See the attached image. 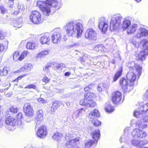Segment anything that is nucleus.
<instances>
[{"label":"nucleus","mask_w":148,"mask_h":148,"mask_svg":"<svg viewBox=\"0 0 148 148\" xmlns=\"http://www.w3.org/2000/svg\"><path fill=\"white\" fill-rule=\"evenodd\" d=\"M37 4L46 16H49L50 13V7L51 6L54 8L55 10H56L59 9L61 6V3H59L57 0H51L47 3H46L45 2L38 1L37 2Z\"/></svg>","instance_id":"1"},{"label":"nucleus","mask_w":148,"mask_h":148,"mask_svg":"<svg viewBox=\"0 0 148 148\" xmlns=\"http://www.w3.org/2000/svg\"><path fill=\"white\" fill-rule=\"evenodd\" d=\"M133 115L137 118L141 119L144 122H148V103L134 111Z\"/></svg>","instance_id":"2"},{"label":"nucleus","mask_w":148,"mask_h":148,"mask_svg":"<svg viewBox=\"0 0 148 148\" xmlns=\"http://www.w3.org/2000/svg\"><path fill=\"white\" fill-rule=\"evenodd\" d=\"M138 50L140 51L138 54V59L143 60L145 59V56L148 54V40H142L138 44Z\"/></svg>","instance_id":"3"},{"label":"nucleus","mask_w":148,"mask_h":148,"mask_svg":"<svg viewBox=\"0 0 148 148\" xmlns=\"http://www.w3.org/2000/svg\"><path fill=\"white\" fill-rule=\"evenodd\" d=\"M123 18L119 14H117L112 16L110 24V30L114 31L118 27L121 28V21Z\"/></svg>","instance_id":"4"},{"label":"nucleus","mask_w":148,"mask_h":148,"mask_svg":"<svg viewBox=\"0 0 148 148\" xmlns=\"http://www.w3.org/2000/svg\"><path fill=\"white\" fill-rule=\"evenodd\" d=\"M30 20L34 24H39L42 22L41 15L40 13L37 11H33L29 16Z\"/></svg>","instance_id":"5"},{"label":"nucleus","mask_w":148,"mask_h":148,"mask_svg":"<svg viewBox=\"0 0 148 148\" xmlns=\"http://www.w3.org/2000/svg\"><path fill=\"white\" fill-rule=\"evenodd\" d=\"M119 84L125 92H129L132 89V86L130 85V82L125 78H121L120 79Z\"/></svg>","instance_id":"6"},{"label":"nucleus","mask_w":148,"mask_h":148,"mask_svg":"<svg viewBox=\"0 0 148 148\" xmlns=\"http://www.w3.org/2000/svg\"><path fill=\"white\" fill-rule=\"evenodd\" d=\"M108 21L107 19L104 17L101 18L99 20V27L101 32L105 33L107 30Z\"/></svg>","instance_id":"7"},{"label":"nucleus","mask_w":148,"mask_h":148,"mask_svg":"<svg viewBox=\"0 0 148 148\" xmlns=\"http://www.w3.org/2000/svg\"><path fill=\"white\" fill-rule=\"evenodd\" d=\"M85 36L86 38L89 40H95L97 38V33L93 29L90 28L86 30Z\"/></svg>","instance_id":"8"},{"label":"nucleus","mask_w":148,"mask_h":148,"mask_svg":"<svg viewBox=\"0 0 148 148\" xmlns=\"http://www.w3.org/2000/svg\"><path fill=\"white\" fill-rule=\"evenodd\" d=\"M75 33H76V38L80 37L83 32V26L82 22L81 20H79L75 22Z\"/></svg>","instance_id":"9"},{"label":"nucleus","mask_w":148,"mask_h":148,"mask_svg":"<svg viewBox=\"0 0 148 148\" xmlns=\"http://www.w3.org/2000/svg\"><path fill=\"white\" fill-rule=\"evenodd\" d=\"M60 31L59 28L55 29L53 31V33L51 34V38L52 42L53 43H57L61 40V37Z\"/></svg>","instance_id":"10"},{"label":"nucleus","mask_w":148,"mask_h":148,"mask_svg":"<svg viewBox=\"0 0 148 148\" xmlns=\"http://www.w3.org/2000/svg\"><path fill=\"white\" fill-rule=\"evenodd\" d=\"M127 66L129 68L130 70H132L135 67L136 72L138 73L137 76L139 77L142 73V67L140 66L135 63L133 62H129L126 63Z\"/></svg>","instance_id":"11"},{"label":"nucleus","mask_w":148,"mask_h":148,"mask_svg":"<svg viewBox=\"0 0 148 148\" xmlns=\"http://www.w3.org/2000/svg\"><path fill=\"white\" fill-rule=\"evenodd\" d=\"M23 111L25 115L31 117L34 115V111L31 105L29 103L25 104L23 106Z\"/></svg>","instance_id":"12"},{"label":"nucleus","mask_w":148,"mask_h":148,"mask_svg":"<svg viewBox=\"0 0 148 148\" xmlns=\"http://www.w3.org/2000/svg\"><path fill=\"white\" fill-rule=\"evenodd\" d=\"M132 135L135 138H142L147 136V133L138 129H136L133 130Z\"/></svg>","instance_id":"13"},{"label":"nucleus","mask_w":148,"mask_h":148,"mask_svg":"<svg viewBox=\"0 0 148 148\" xmlns=\"http://www.w3.org/2000/svg\"><path fill=\"white\" fill-rule=\"evenodd\" d=\"M138 73H137L135 74L134 72L129 71L128 72L126 75V79L128 80L130 82V85H132V86L134 85V82L136 80V76L139 78L137 76Z\"/></svg>","instance_id":"14"},{"label":"nucleus","mask_w":148,"mask_h":148,"mask_svg":"<svg viewBox=\"0 0 148 148\" xmlns=\"http://www.w3.org/2000/svg\"><path fill=\"white\" fill-rule=\"evenodd\" d=\"M36 134L38 136L41 138H44L47 134V129L45 126H41L38 129Z\"/></svg>","instance_id":"15"},{"label":"nucleus","mask_w":148,"mask_h":148,"mask_svg":"<svg viewBox=\"0 0 148 148\" xmlns=\"http://www.w3.org/2000/svg\"><path fill=\"white\" fill-rule=\"evenodd\" d=\"M65 29L69 36H72L74 32V23L73 21L70 22L67 24Z\"/></svg>","instance_id":"16"},{"label":"nucleus","mask_w":148,"mask_h":148,"mask_svg":"<svg viewBox=\"0 0 148 148\" xmlns=\"http://www.w3.org/2000/svg\"><path fill=\"white\" fill-rule=\"evenodd\" d=\"M121 99V94L119 92L116 91L112 94V100L113 103L115 104H118L120 101Z\"/></svg>","instance_id":"17"},{"label":"nucleus","mask_w":148,"mask_h":148,"mask_svg":"<svg viewBox=\"0 0 148 148\" xmlns=\"http://www.w3.org/2000/svg\"><path fill=\"white\" fill-rule=\"evenodd\" d=\"M50 35L48 33H46L42 36L40 39V42L42 44H49L50 42L49 41Z\"/></svg>","instance_id":"18"},{"label":"nucleus","mask_w":148,"mask_h":148,"mask_svg":"<svg viewBox=\"0 0 148 148\" xmlns=\"http://www.w3.org/2000/svg\"><path fill=\"white\" fill-rule=\"evenodd\" d=\"M43 112L42 110H40L36 112V120L38 121L36 122V126H38L40 123L41 121L42 120L43 117Z\"/></svg>","instance_id":"19"},{"label":"nucleus","mask_w":148,"mask_h":148,"mask_svg":"<svg viewBox=\"0 0 148 148\" xmlns=\"http://www.w3.org/2000/svg\"><path fill=\"white\" fill-rule=\"evenodd\" d=\"M17 122L16 120L14 117L12 116H9L7 117L5 121V123L7 125L12 126H15Z\"/></svg>","instance_id":"20"},{"label":"nucleus","mask_w":148,"mask_h":148,"mask_svg":"<svg viewBox=\"0 0 148 148\" xmlns=\"http://www.w3.org/2000/svg\"><path fill=\"white\" fill-rule=\"evenodd\" d=\"M138 25L136 24L130 25L127 29V33L128 34H132L134 33L137 29Z\"/></svg>","instance_id":"21"},{"label":"nucleus","mask_w":148,"mask_h":148,"mask_svg":"<svg viewBox=\"0 0 148 148\" xmlns=\"http://www.w3.org/2000/svg\"><path fill=\"white\" fill-rule=\"evenodd\" d=\"M69 134H66V139L67 138V137L69 139V141H67L66 143V145L67 147L69 148H72L74 146V139L72 137H71V135Z\"/></svg>","instance_id":"22"},{"label":"nucleus","mask_w":148,"mask_h":148,"mask_svg":"<svg viewBox=\"0 0 148 148\" xmlns=\"http://www.w3.org/2000/svg\"><path fill=\"white\" fill-rule=\"evenodd\" d=\"M148 35V31L145 29L141 28L139 29V32L136 34V36L140 38L144 36H146Z\"/></svg>","instance_id":"23"},{"label":"nucleus","mask_w":148,"mask_h":148,"mask_svg":"<svg viewBox=\"0 0 148 148\" xmlns=\"http://www.w3.org/2000/svg\"><path fill=\"white\" fill-rule=\"evenodd\" d=\"M32 68V64H26L23 67L21 68L17 72H21L25 71H29L31 70Z\"/></svg>","instance_id":"24"},{"label":"nucleus","mask_w":148,"mask_h":148,"mask_svg":"<svg viewBox=\"0 0 148 148\" xmlns=\"http://www.w3.org/2000/svg\"><path fill=\"white\" fill-rule=\"evenodd\" d=\"M63 138V135L62 133L59 132L54 133L53 136V139L55 141L59 142Z\"/></svg>","instance_id":"25"},{"label":"nucleus","mask_w":148,"mask_h":148,"mask_svg":"<svg viewBox=\"0 0 148 148\" xmlns=\"http://www.w3.org/2000/svg\"><path fill=\"white\" fill-rule=\"evenodd\" d=\"M131 25L130 21L127 19V18H124L123 19L122 25H121V27L124 30L127 29L130 25Z\"/></svg>","instance_id":"26"},{"label":"nucleus","mask_w":148,"mask_h":148,"mask_svg":"<svg viewBox=\"0 0 148 148\" xmlns=\"http://www.w3.org/2000/svg\"><path fill=\"white\" fill-rule=\"evenodd\" d=\"M99 116V112L98 110L94 109L89 113V117L90 119H95V117H98Z\"/></svg>","instance_id":"27"},{"label":"nucleus","mask_w":148,"mask_h":148,"mask_svg":"<svg viewBox=\"0 0 148 148\" xmlns=\"http://www.w3.org/2000/svg\"><path fill=\"white\" fill-rule=\"evenodd\" d=\"M141 119L140 120H138L136 123V126L140 128L144 129L146 128L147 127V124L144 122L142 121Z\"/></svg>","instance_id":"28"},{"label":"nucleus","mask_w":148,"mask_h":148,"mask_svg":"<svg viewBox=\"0 0 148 148\" xmlns=\"http://www.w3.org/2000/svg\"><path fill=\"white\" fill-rule=\"evenodd\" d=\"M94 96V94L91 92H89L85 93L84 95V99L86 102L92 100Z\"/></svg>","instance_id":"29"},{"label":"nucleus","mask_w":148,"mask_h":148,"mask_svg":"<svg viewBox=\"0 0 148 148\" xmlns=\"http://www.w3.org/2000/svg\"><path fill=\"white\" fill-rule=\"evenodd\" d=\"M10 68L9 67H5L0 70V74L1 76H5L10 71Z\"/></svg>","instance_id":"30"},{"label":"nucleus","mask_w":148,"mask_h":148,"mask_svg":"<svg viewBox=\"0 0 148 148\" xmlns=\"http://www.w3.org/2000/svg\"><path fill=\"white\" fill-rule=\"evenodd\" d=\"M105 109L106 111L109 113H110L114 110V108L112 107L109 103H107L105 104Z\"/></svg>","instance_id":"31"},{"label":"nucleus","mask_w":148,"mask_h":148,"mask_svg":"<svg viewBox=\"0 0 148 148\" xmlns=\"http://www.w3.org/2000/svg\"><path fill=\"white\" fill-rule=\"evenodd\" d=\"M100 134L99 130H97L94 131L91 133V136L92 138H95V140L97 142V140Z\"/></svg>","instance_id":"32"},{"label":"nucleus","mask_w":148,"mask_h":148,"mask_svg":"<svg viewBox=\"0 0 148 148\" xmlns=\"http://www.w3.org/2000/svg\"><path fill=\"white\" fill-rule=\"evenodd\" d=\"M122 72V68L121 67L119 70L117 72L113 77V81H116L118 79L121 75Z\"/></svg>","instance_id":"33"},{"label":"nucleus","mask_w":148,"mask_h":148,"mask_svg":"<svg viewBox=\"0 0 148 148\" xmlns=\"http://www.w3.org/2000/svg\"><path fill=\"white\" fill-rule=\"evenodd\" d=\"M11 25L14 27L17 28H20L22 26L21 23L16 20H13L11 22Z\"/></svg>","instance_id":"34"},{"label":"nucleus","mask_w":148,"mask_h":148,"mask_svg":"<svg viewBox=\"0 0 148 148\" xmlns=\"http://www.w3.org/2000/svg\"><path fill=\"white\" fill-rule=\"evenodd\" d=\"M13 59L15 61H17L18 60L21 61V58L20 57V53L18 51H16L13 53Z\"/></svg>","instance_id":"35"},{"label":"nucleus","mask_w":148,"mask_h":148,"mask_svg":"<svg viewBox=\"0 0 148 148\" xmlns=\"http://www.w3.org/2000/svg\"><path fill=\"white\" fill-rule=\"evenodd\" d=\"M95 141L91 140H87L85 144V148H92V146Z\"/></svg>","instance_id":"36"},{"label":"nucleus","mask_w":148,"mask_h":148,"mask_svg":"<svg viewBox=\"0 0 148 148\" xmlns=\"http://www.w3.org/2000/svg\"><path fill=\"white\" fill-rule=\"evenodd\" d=\"M37 45L34 42H29L26 45V47L27 49H34L36 46Z\"/></svg>","instance_id":"37"},{"label":"nucleus","mask_w":148,"mask_h":148,"mask_svg":"<svg viewBox=\"0 0 148 148\" xmlns=\"http://www.w3.org/2000/svg\"><path fill=\"white\" fill-rule=\"evenodd\" d=\"M49 52V50H46L41 51L38 53L37 56V58H41L48 55Z\"/></svg>","instance_id":"38"},{"label":"nucleus","mask_w":148,"mask_h":148,"mask_svg":"<svg viewBox=\"0 0 148 148\" xmlns=\"http://www.w3.org/2000/svg\"><path fill=\"white\" fill-rule=\"evenodd\" d=\"M60 106V104L59 102L57 101H55L54 102L53 105L51 109V111L52 112H55L58 108Z\"/></svg>","instance_id":"39"},{"label":"nucleus","mask_w":148,"mask_h":148,"mask_svg":"<svg viewBox=\"0 0 148 148\" xmlns=\"http://www.w3.org/2000/svg\"><path fill=\"white\" fill-rule=\"evenodd\" d=\"M22 114L21 112L19 113L16 115L17 117V125H21L22 121L21 119L22 118Z\"/></svg>","instance_id":"40"},{"label":"nucleus","mask_w":148,"mask_h":148,"mask_svg":"<svg viewBox=\"0 0 148 148\" xmlns=\"http://www.w3.org/2000/svg\"><path fill=\"white\" fill-rule=\"evenodd\" d=\"M141 142L142 141H140L133 140L132 141V144L135 146L141 147L142 146V145L141 144Z\"/></svg>","instance_id":"41"},{"label":"nucleus","mask_w":148,"mask_h":148,"mask_svg":"<svg viewBox=\"0 0 148 148\" xmlns=\"http://www.w3.org/2000/svg\"><path fill=\"white\" fill-rule=\"evenodd\" d=\"M96 105V103L95 101H92L86 102V106L88 107H94Z\"/></svg>","instance_id":"42"},{"label":"nucleus","mask_w":148,"mask_h":148,"mask_svg":"<svg viewBox=\"0 0 148 148\" xmlns=\"http://www.w3.org/2000/svg\"><path fill=\"white\" fill-rule=\"evenodd\" d=\"M92 123L94 125L95 127H97L101 125V122L98 121L97 120H92Z\"/></svg>","instance_id":"43"},{"label":"nucleus","mask_w":148,"mask_h":148,"mask_svg":"<svg viewBox=\"0 0 148 148\" xmlns=\"http://www.w3.org/2000/svg\"><path fill=\"white\" fill-rule=\"evenodd\" d=\"M29 88V89H36V86L34 84H28L27 85L25 88Z\"/></svg>","instance_id":"44"},{"label":"nucleus","mask_w":148,"mask_h":148,"mask_svg":"<svg viewBox=\"0 0 148 148\" xmlns=\"http://www.w3.org/2000/svg\"><path fill=\"white\" fill-rule=\"evenodd\" d=\"M104 89L103 84L102 83L99 84L97 86V89L99 92H101Z\"/></svg>","instance_id":"45"},{"label":"nucleus","mask_w":148,"mask_h":148,"mask_svg":"<svg viewBox=\"0 0 148 148\" xmlns=\"http://www.w3.org/2000/svg\"><path fill=\"white\" fill-rule=\"evenodd\" d=\"M29 54V53L26 51H23L20 55L21 58V61L25 57L27 56Z\"/></svg>","instance_id":"46"},{"label":"nucleus","mask_w":148,"mask_h":148,"mask_svg":"<svg viewBox=\"0 0 148 148\" xmlns=\"http://www.w3.org/2000/svg\"><path fill=\"white\" fill-rule=\"evenodd\" d=\"M10 110L11 112L13 113H16L17 112L18 109L16 108H15L13 106H12L10 107Z\"/></svg>","instance_id":"47"},{"label":"nucleus","mask_w":148,"mask_h":148,"mask_svg":"<svg viewBox=\"0 0 148 148\" xmlns=\"http://www.w3.org/2000/svg\"><path fill=\"white\" fill-rule=\"evenodd\" d=\"M49 81V79L46 76H44L42 79V81L44 83L43 85L47 83Z\"/></svg>","instance_id":"48"},{"label":"nucleus","mask_w":148,"mask_h":148,"mask_svg":"<svg viewBox=\"0 0 148 148\" xmlns=\"http://www.w3.org/2000/svg\"><path fill=\"white\" fill-rule=\"evenodd\" d=\"M37 101L40 103L44 104L46 103V101L41 98H38L37 99Z\"/></svg>","instance_id":"49"},{"label":"nucleus","mask_w":148,"mask_h":148,"mask_svg":"<svg viewBox=\"0 0 148 148\" xmlns=\"http://www.w3.org/2000/svg\"><path fill=\"white\" fill-rule=\"evenodd\" d=\"M27 75L26 74H25L20 76H19L16 79L14 80L13 81V82H18L19 80H20L21 79L23 78L25 76H26Z\"/></svg>","instance_id":"50"},{"label":"nucleus","mask_w":148,"mask_h":148,"mask_svg":"<svg viewBox=\"0 0 148 148\" xmlns=\"http://www.w3.org/2000/svg\"><path fill=\"white\" fill-rule=\"evenodd\" d=\"M79 59L80 60L81 62L83 64L84 62L85 61L86 62H88V59L87 58H84V57H79Z\"/></svg>","instance_id":"51"},{"label":"nucleus","mask_w":148,"mask_h":148,"mask_svg":"<svg viewBox=\"0 0 148 148\" xmlns=\"http://www.w3.org/2000/svg\"><path fill=\"white\" fill-rule=\"evenodd\" d=\"M99 51L101 52H105L107 50L105 47L101 45H100L99 47Z\"/></svg>","instance_id":"52"},{"label":"nucleus","mask_w":148,"mask_h":148,"mask_svg":"<svg viewBox=\"0 0 148 148\" xmlns=\"http://www.w3.org/2000/svg\"><path fill=\"white\" fill-rule=\"evenodd\" d=\"M5 47L3 44H0V53H2L5 50Z\"/></svg>","instance_id":"53"},{"label":"nucleus","mask_w":148,"mask_h":148,"mask_svg":"<svg viewBox=\"0 0 148 148\" xmlns=\"http://www.w3.org/2000/svg\"><path fill=\"white\" fill-rule=\"evenodd\" d=\"M0 10L1 11V13L3 14L7 12L6 10L3 6L0 7Z\"/></svg>","instance_id":"54"},{"label":"nucleus","mask_w":148,"mask_h":148,"mask_svg":"<svg viewBox=\"0 0 148 148\" xmlns=\"http://www.w3.org/2000/svg\"><path fill=\"white\" fill-rule=\"evenodd\" d=\"M100 45H98L95 46L94 50L96 52H99V47Z\"/></svg>","instance_id":"55"},{"label":"nucleus","mask_w":148,"mask_h":148,"mask_svg":"<svg viewBox=\"0 0 148 148\" xmlns=\"http://www.w3.org/2000/svg\"><path fill=\"white\" fill-rule=\"evenodd\" d=\"M80 104L81 105H82V106L84 105L86 106V101L85 99H82L80 101Z\"/></svg>","instance_id":"56"},{"label":"nucleus","mask_w":148,"mask_h":148,"mask_svg":"<svg viewBox=\"0 0 148 148\" xmlns=\"http://www.w3.org/2000/svg\"><path fill=\"white\" fill-rule=\"evenodd\" d=\"M79 138L78 136H77L76 138H75V144L76 143V144H79Z\"/></svg>","instance_id":"57"},{"label":"nucleus","mask_w":148,"mask_h":148,"mask_svg":"<svg viewBox=\"0 0 148 148\" xmlns=\"http://www.w3.org/2000/svg\"><path fill=\"white\" fill-rule=\"evenodd\" d=\"M92 85H90L87 86L86 87L84 88V90L85 91H88L89 89L92 88Z\"/></svg>","instance_id":"58"},{"label":"nucleus","mask_w":148,"mask_h":148,"mask_svg":"<svg viewBox=\"0 0 148 148\" xmlns=\"http://www.w3.org/2000/svg\"><path fill=\"white\" fill-rule=\"evenodd\" d=\"M140 141H142L141 143V144L142 145V146L143 145H146L148 143V141L146 140H141Z\"/></svg>","instance_id":"59"},{"label":"nucleus","mask_w":148,"mask_h":148,"mask_svg":"<svg viewBox=\"0 0 148 148\" xmlns=\"http://www.w3.org/2000/svg\"><path fill=\"white\" fill-rule=\"evenodd\" d=\"M4 35L3 32L2 31H0V39L2 40L4 38Z\"/></svg>","instance_id":"60"},{"label":"nucleus","mask_w":148,"mask_h":148,"mask_svg":"<svg viewBox=\"0 0 148 148\" xmlns=\"http://www.w3.org/2000/svg\"><path fill=\"white\" fill-rule=\"evenodd\" d=\"M50 68H51V66L49 65L45 67H44L43 68V69L44 71H47Z\"/></svg>","instance_id":"61"},{"label":"nucleus","mask_w":148,"mask_h":148,"mask_svg":"<svg viewBox=\"0 0 148 148\" xmlns=\"http://www.w3.org/2000/svg\"><path fill=\"white\" fill-rule=\"evenodd\" d=\"M144 96L147 99H148V89L147 90L145 93Z\"/></svg>","instance_id":"62"},{"label":"nucleus","mask_w":148,"mask_h":148,"mask_svg":"<svg viewBox=\"0 0 148 148\" xmlns=\"http://www.w3.org/2000/svg\"><path fill=\"white\" fill-rule=\"evenodd\" d=\"M120 141L122 142L125 141V136H123L121 137L120 139Z\"/></svg>","instance_id":"63"},{"label":"nucleus","mask_w":148,"mask_h":148,"mask_svg":"<svg viewBox=\"0 0 148 148\" xmlns=\"http://www.w3.org/2000/svg\"><path fill=\"white\" fill-rule=\"evenodd\" d=\"M75 54L76 55H78V56H79L81 55V53L80 52L76 50L75 51Z\"/></svg>","instance_id":"64"}]
</instances>
